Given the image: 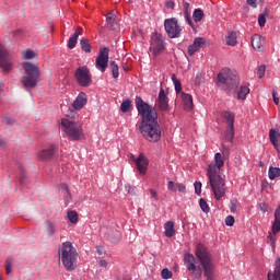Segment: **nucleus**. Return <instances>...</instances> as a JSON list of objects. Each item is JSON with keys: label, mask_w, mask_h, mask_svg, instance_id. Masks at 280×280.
<instances>
[{"label": "nucleus", "mask_w": 280, "mask_h": 280, "mask_svg": "<svg viewBox=\"0 0 280 280\" xmlns=\"http://www.w3.org/2000/svg\"><path fill=\"white\" fill-rule=\"evenodd\" d=\"M195 255L191 253L184 255V264L192 280H202V270L206 280H215V262H213V255L209 252L207 245L198 243L195 247ZM196 257L199 259L201 267L196 266Z\"/></svg>", "instance_id": "obj_1"}, {"label": "nucleus", "mask_w": 280, "mask_h": 280, "mask_svg": "<svg viewBox=\"0 0 280 280\" xmlns=\"http://www.w3.org/2000/svg\"><path fill=\"white\" fill-rule=\"evenodd\" d=\"M136 108L141 117L139 130L142 137L151 143L161 141V125L156 107L148 104L141 96H136Z\"/></svg>", "instance_id": "obj_2"}, {"label": "nucleus", "mask_w": 280, "mask_h": 280, "mask_svg": "<svg viewBox=\"0 0 280 280\" xmlns=\"http://www.w3.org/2000/svg\"><path fill=\"white\" fill-rule=\"evenodd\" d=\"M222 167H224V158L221 153H215L214 164H209L207 170L209 185L215 200H222L226 196V179L220 175Z\"/></svg>", "instance_id": "obj_3"}, {"label": "nucleus", "mask_w": 280, "mask_h": 280, "mask_svg": "<svg viewBox=\"0 0 280 280\" xmlns=\"http://www.w3.org/2000/svg\"><path fill=\"white\" fill-rule=\"evenodd\" d=\"M218 82L226 86L230 91L233 89H237V84H240V79L235 75L231 69L224 68L218 73Z\"/></svg>", "instance_id": "obj_4"}, {"label": "nucleus", "mask_w": 280, "mask_h": 280, "mask_svg": "<svg viewBox=\"0 0 280 280\" xmlns=\"http://www.w3.org/2000/svg\"><path fill=\"white\" fill-rule=\"evenodd\" d=\"M74 80L79 86L89 89L93 84V74H91L89 67L82 66L74 71Z\"/></svg>", "instance_id": "obj_5"}, {"label": "nucleus", "mask_w": 280, "mask_h": 280, "mask_svg": "<svg viewBox=\"0 0 280 280\" xmlns=\"http://www.w3.org/2000/svg\"><path fill=\"white\" fill-rule=\"evenodd\" d=\"M164 30L168 38H180V34L183 33V27L178 25L176 18L166 19L164 21Z\"/></svg>", "instance_id": "obj_6"}, {"label": "nucleus", "mask_w": 280, "mask_h": 280, "mask_svg": "<svg viewBox=\"0 0 280 280\" xmlns=\"http://www.w3.org/2000/svg\"><path fill=\"white\" fill-rule=\"evenodd\" d=\"M150 51H153L154 58H156V56H161V54L165 51V42L163 40V36L161 34L155 33L151 37Z\"/></svg>", "instance_id": "obj_7"}, {"label": "nucleus", "mask_w": 280, "mask_h": 280, "mask_svg": "<svg viewBox=\"0 0 280 280\" xmlns=\"http://www.w3.org/2000/svg\"><path fill=\"white\" fill-rule=\"evenodd\" d=\"M0 69L4 73H10L13 69L12 59L10 58V52H8V49L0 44Z\"/></svg>", "instance_id": "obj_8"}, {"label": "nucleus", "mask_w": 280, "mask_h": 280, "mask_svg": "<svg viewBox=\"0 0 280 280\" xmlns=\"http://www.w3.org/2000/svg\"><path fill=\"white\" fill-rule=\"evenodd\" d=\"M110 49L108 47H103L100 49L98 56L96 57L95 67L101 71L102 73L106 72V69H108V52Z\"/></svg>", "instance_id": "obj_9"}, {"label": "nucleus", "mask_w": 280, "mask_h": 280, "mask_svg": "<svg viewBox=\"0 0 280 280\" xmlns=\"http://www.w3.org/2000/svg\"><path fill=\"white\" fill-rule=\"evenodd\" d=\"M61 261L66 270H71V242H66L62 244Z\"/></svg>", "instance_id": "obj_10"}, {"label": "nucleus", "mask_w": 280, "mask_h": 280, "mask_svg": "<svg viewBox=\"0 0 280 280\" xmlns=\"http://www.w3.org/2000/svg\"><path fill=\"white\" fill-rule=\"evenodd\" d=\"M84 139V129L80 122H71V141H82Z\"/></svg>", "instance_id": "obj_11"}, {"label": "nucleus", "mask_w": 280, "mask_h": 280, "mask_svg": "<svg viewBox=\"0 0 280 280\" xmlns=\"http://www.w3.org/2000/svg\"><path fill=\"white\" fill-rule=\"evenodd\" d=\"M135 163L139 174H148V165H150V161L145 158V154L140 153L137 160H135Z\"/></svg>", "instance_id": "obj_12"}, {"label": "nucleus", "mask_w": 280, "mask_h": 280, "mask_svg": "<svg viewBox=\"0 0 280 280\" xmlns=\"http://www.w3.org/2000/svg\"><path fill=\"white\" fill-rule=\"evenodd\" d=\"M207 39L205 37H196L194 43L188 46V56H195L197 51H200L205 47Z\"/></svg>", "instance_id": "obj_13"}, {"label": "nucleus", "mask_w": 280, "mask_h": 280, "mask_svg": "<svg viewBox=\"0 0 280 280\" xmlns=\"http://www.w3.org/2000/svg\"><path fill=\"white\" fill-rule=\"evenodd\" d=\"M158 108L163 110L164 113L168 110L170 108V98H167V94L165 93V90L161 89L158 100H156Z\"/></svg>", "instance_id": "obj_14"}, {"label": "nucleus", "mask_w": 280, "mask_h": 280, "mask_svg": "<svg viewBox=\"0 0 280 280\" xmlns=\"http://www.w3.org/2000/svg\"><path fill=\"white\" fill-rule=\"evenodd\" d=\"M89 102V96L84 92H80L77 98L72 103V107L74 110H82L86 103Z\"/></svg>", "instance_id": "obj_15"}, {"label": "nucleus", "mask_w": 280, "mask_h": 280, "mask_svg": "<svg viewBox=\"0 0 280 280\" xmlns=\"http://www.w3.org/2000/svg\"><path fill=\"white\" fill-rule=\"evenodd\" d=\"M252 47L255 51H262L264 45H266V39L261 37L259 34H254L250 39Z\"/></svg>", "instance_id": "obj_16"}, {"label": "nucleus", "mask_w": 280, "mask_h": 280, "mask_svg": "<svg viewBox=\"0 0 280 280\" xmlns=\"http://www.w3.org/2000/svg\"><path fill=\"white\" fill-rule=\"evenodd\" d=\"M180 97L184 110H194V97L191 96V94L182 92Z\"/></svg>", "instance_id": "obj_17"}, {"label": "nucleus", "mask_w": 280, "mask_h": 280, "mask_svg": "<svg viewBox=\"0 0 280 280\" xmlns=\"http://www.w3.org/2000/svg\"><path fill=\"white\" fill-rule=\"evenodd\" d=\"M24 70L27 74V78H40V72L38 71V67L31 62H24Z\"/></svg>", "instance_id": "obj_18"}, {"label": "nucleus", "mask_w": 280, "mask_h": 280, "mask_svg": "<svg viewBox=\"0 0 280 280\" xmlns=\"http://www.w3.org/2000/svg\"><path fill=\"white\" fill-rule=\"evenodd\" d=\"M269 140L277 152H280V133L275 129L269 130Z\"/></svg>", "instance_id": "obj_19"}, {"label": "nucleus", "mask_w": 280, "mask_h": 280, "mask_svg": "<svg viewBox=\"0 0 280 280\" xmlns=\"http://www.w3.org/2000/svg\"><path fill=\"white\" fill-rule=\"evenodd\" d=\"M106 238L112 244H119V242L121 241V232L117 230H109L106 234Z\"/></svg>", "instance_id": "obj_20"}, {"label": "nucleus", "mask_w": 280, "mask_h": 280, "mask_svg": "<svg viewBox=\"0 0 280 280\" xmlns=\"http://www.w3.org/2000/svg\"><path fill=\"white\" fill-rule=\"evenodd\" d=\"M23 86H25V89H35V86H37L38 84V79L34 78V77H22L21 80Z\"/></svg>", "instance_id": "obj_21"}, {"label": "nucleus", "mask_w": 280, "mask_h": 280, "mask_svg": "<svg viewBox=\"0 0 280 280\" xmlns=\"http://www.w3.org/2000/svg\"><path fill=\"white\" fill-rule=\"evenodd\" d=\"M267 280H280V258L276 259L273 273L269 271Z\"/></svg>", "instance_id": "obj_22"}, {"label": "nucleus", "mask_w": 280, "mask_h": 280, "mask_svg": "<svg viewBox=\"0 0 280 280\" xmlns=\"http://www.w3.org/2000/svg\"><path fill=\"white\" fill-rule=\"evenodd\" d=\"M60 130L67 135L68 139H71V120L67 118L61 119Z\"/></svg>", "instance_id": "obj_23"}, {"label": "nucleus", "mask_w": 280, "mask_h": 280, "mask_svg": "<svg viewBox=\"0 0 280 280\" xmlns=\"http://www.w3.org/2000/svg\"><path fill=\"white\" fill-rule=\"evenodd\" d=\"M280 231V206L275 211V221L272 223V233L277 235Z\"/></svg>", "instance_id": "obj_24"}, {"label": "nucleus", "mask_w": 280, "mask_h": 280, "mask_svg": "<svg viewBox=\"0 0 280 280\" xmlns=\"http://www.w3.org/2000/svg\"><path fill=\"white\" fill-rule=\"evenodd\" d=\"M55 154V148L50 147L49 149L43 150L42 152L38 153V156L40 161H49L51 156Z\"/></svg>", "instance_id": "obj_25"}, {"label": "nucleus", "mask_w": 280, "mask_h": 280, "mask_svg": "<svg viewBox=\"0 0 280 280\" xmlns=\"http://www.w3.org/2000/svg\"><path fill=\"white\" fill-rule=\"evenodd\" d=\"M223 119H225L228 126L232 127L235 126V114L233 112L225 110L222 113Z\"/></svg>", "instance_id": "obj_26"}, {"label": "nucleus", "mask_w": 280, "mask_h": 280, "mask_svg": "<svg viewBox=\"0 0 280 280\" xmlns=\"http://www.w3.org/2000/svg\"><path fill=\"white\" fill-rule=\"evenodd\" d=\"M164 229L166 237H174L176 235V230H174V223L172 221H167Z\"/></svg>", "instance_id": "obj_27"}, {"label": "nucleus", "mask_w": 280, "mask_h": 280, "mask_svg": "<svg viewBox=\"0 0 280 280\" xmlns=\"http://www.w3.org/2000/svg\"><path fill=\"white\" fill-rule=\"evenodd\" d=\"M59 190L65 196V202H66V207H67L69 205V200H70V196H71V192L69 191V185L60 184Z\"/></svg>", "instance_id": "obj_28"}, {"label": "nucleus", "mask_w": 280, "mask_h": 280, "mask_svg": "<svg viewBox=\"0 0 280 280\" xmlns=\"http://www.w3.org/2000/svg\"><path fill=\"white\" fill-rule=\"evenodd\" d=\"M132 108H133V105L130 98L122 101V103L120 104L121 113H131Z\"/></svg>", "instance_id": "obj_29"}, {"label": "nucleus", "mask_w": 280, "mask_h": 280, "mask_svg": "<svg viewBox=\"0 0 280 280\" xmlns=\"http://www.w3.org/2000/svg\"><path fill=\"white\" fill-rule=\"evenodd\" d=\"M225 43L230 47H235V45H237V34L235 32L229 33L225 37Z\"/></svg>", "instance_id": "obj_30"}, {"label": "nucleus", "mask_w": 280, "mask_h": 280, "mask_svg": "<svg viewBox=\"0 0 280 280\" xmlns=\"http://www.w3.org/2000/svg\"><path fill=\"white\" fill-rule=\"evenodd\" d=\"M78 250L72 246L71 247V270H75L78 268Z\"/></svg>", "instance_id": "obj_31"}, {"label": "nucleus", "mask_w": 280, "mask_h": 280, "mask_svg": "<svg viewBox=\"0 0 280 280\" xmlns=\"http://www.w3.org/2000/svg\"><path fill=\"white\" fill-rule=\"evenodd\" d=\"M233 139H235V126H228L225 130V140L230 141V143H233Z\"/></svg>", "instance_id": "obj_32"}, {"label": "nucleus", "mask_w": 280, "mask_h": 280, "mask_svg": "<svg viewBox=\"0 0 280 280\" xmlns=\"http://www.w3.org/2000/svg\"><path fill=\"white\" fill-rule=\"evenodd\" d=\"M109 71L112 72V75L114 80H117L119 78V66L115 61H109Z\"/></svg>", "instance_id": "obj_33"}, {"label": "nucleus", "mask_w": 280, "mask_h": 280, "mask_svg": "<svg viewBox=\"0 0 280 280\" xmlns=\"http://www.w3.org/2000/svg\"><path fill=\"white\" fill-rule=\"evenodd\" d=\"M268 14H270V10H268V8H265L264 12L258 16L259 27H266V16H268Z\"/></svg>", "instance_id": "obj_34"}, {"label": "nucleus", "mask_w": 280, "mask_h": 280, "mask_svg": "<svg viewBox=\"0 0 280 280\" xmlns=\"http://www.w3.org/2000/svg\"><path fill=\"white\" fill-rule=\"evenodd\" d=\"M192 19L195 23H200V21L205 19V11H202L201 9H195L192 13Z\"/></svg>", "instance_id": "obj_35"}, {"label": "nucleus", "mask_w": 280, "mask_h": 280, "mask_svg": "<svg viewBox=\"0 0 280 280\" xmlns=\"http://www.w3.org/2000/svg\"><path fill=\"white\" fill-rule=\"evenodd\" d=\"M172 82L174 83L175 86V92L178 93H183V85L180 84V80H178V78H176V74H172L171 77Z\"/></svg>", "instance_id": "obj_36"}, {"label": "nucleus", "mask_w": 280, "mask_h": 280, "mask_svg": "<svg viewBox=\"0 0 280 280\" xmlns=\"http://www.w3.org/2000/svg\"><path fill=\"white\" fill-rule=\"evenodd\" d=\"M248 93H250V89H248V86H246V85H242L237 93V98L245 100L246 95H248Z\"/></svg>", "instance_id": "obj_37"}, {"label": "nucleus", "mask_w": 280, "mask_h": 280, "mask_svg": "<svg viewBox=\"0 0 280 280\" xmlns=\"http://www.w3.org/2000/svg\"><path fill=\"white\" fill-rule=\"evenodd\" d=\"M106 23L109 30H115V13L113 12L107 13Z\"/></svg>", "instance_id": "obj_38"}, {"label": "nucleus", "mask_w": 280, "mask_h": 280, "mask_svg": "<svg viewBox=\"0 0 280 280\" xmlns=\"http://www.w3.org/2000/svg\"><path fill=\"white\" fill-rule=\"evenodd\" d=\"M80 46L82 51H85V54H91V44L89 43V39L81 38Z\"/></svg>", "instance_id": "obj_39"}, {"label": "nucleus", "mask_w": 280, "mask_h": 280, "mask_svg": "<svg viewBox=\"0 0 280 280\" xmlns=\"http://www.w3.org/2000/svg\"><path fill=\"white\" fill-rule=\"evenodd\" d=\"M268 174H269L270 180H275V178H279L280 176V168L271 166L269 167Z\"/></svg>", "instance_id": "obj_40"}, {"label": "nucleus", "mask_w": 280, "mask_h": 280, "mask_svg": "<svg viewBox=\"0 0 280 280\" xmlns=\"http://www.w3.org/2000/svg\"><path fill=\"white\" fill-rule=\"evenodd\" d=\"M45 229L50 237H51V235H54V233H56V225H54V223H51V221L45 222Z\"/></svg>", "instance_id": "obj_41"}, {"label": "nucleus", "mask_w": 280, "mask_h": 280, "mask_svg": "<svg viewBox=\"0 0 280 280\" xmlns=\"http://www.w3.org/2000/svg\"><path fill=\"white\" fill-rule=\"evenodd\" d=\"M14 264V258L12 256H9L5 259V270H7V275H11L12 273V266Z\"/></svg>", "instance_id": "obj_42"}, {"label": "nucleus", "mask_w": 280, "mask_h": 280, "mask_svg": "<svg viewBox=\"0 0 280 280\" xmlns=\"http://www.w3.org/2000/svg\"><path fill=\"white\" fill-rule=\"evenodd\" d=\"M199 207H200L201 211H203V213H209L210 208H209V203H207V200L201 198L199 200Z\"/></svg>", "instance_id": "obj_43"}, {"label": "nucleus", "mask_w": 280, "mask_h": 280, "mask_svg": "<svg viewBox=\"0 0 280 280\" xmlns=\"http://www.w3.org/2000/svg\"><path fill=\"white\" fill-rule=\"evenodd\" d=\"M237 209H240V202L237 200H231L230 202L231 213H237Z\"/></svg>", "instance_id": "obj_44"}, {"label": "nucleus", "mask_w": 280, "mask_h": 280, "mask_svg": "<svg viewBox=\"0 0 280 280\" xmlns=\"http://www.w3.org/2000/svg\"><path fill=\"white\" fill-rule=\"evenodd\" d=\"M125 189H126L127 194H130V196H137V192H138L137 187H135L130 184H127V185H125Z\"/></svg>", "instance_id": "obj_45"}, {"label": "nucleus", "mask_w": 280, "mask_h": 280, "mask_svg": "<svg viewBox=\"0 0 280 280\" xmlns=\"http://www.w3.org/2000/svg\"><path fill=\"white\" fill-rule=\"evenodd\" d=\"M2 124H3L4 126H14V124H16V120H15L14 118H12V117L4 116V117L2 118Z\"/></svg>", "instance_id": "obj_46"}, {"label": "nucleus", "mask_w": 280, "mask_h": 280, "mask_svg": "<svg viewBox=\"0 0 280 280\" xmlns=\"http://www.w3.org/2000/svg\"><path fill=\"white\" fill-rule=\"evenodd\" d=\"M266 75V65H260L257 70V77L261 80Z\"/></svg>", "instance_id": "obj_47"}, {"label": "nucleus", "mask_w": 280, "mask_h": 280, "mask_svg": "<svg viewBox=\"0 0 280 280\" xmlns=\"http://www.w3.org/2000/svg\"><path fill=\"white\" fill-rule=\"evenodd\" d=\"M205 82V77H202V73L198 72L195 78V84L196 86H200Z\"/></svg>", "instance_id": "obj_48"}, {"label": "nucleus", "mask_w": 280, "mask_h": 280, "mask_svg": "<svg viewBox=\"0 0 280 280\" xmlns=\"http://www.w3.org/2000/svg\"><path fill=\"white\" fill-rule=\"evenodd\" d=\"M162 279H172V271L170 269L164 268L161 272Z\"/></svg>", "instance_id": "obj_49"}, {"label": "nucleus", "mask_w": 280, "mask_h": 280, "mask_svg": "<svg viewBox=\"0 0 280 280\" xmlns=\"http://www.w3.org/2000/svg\"><path fill=\"white\" fill-rule=\"evenodd\" d=\"M195 194H197V196H200V194H202V183L200 182H195Z\"/></svg>", "instance_id": "obj_50"}, {"label": "nucleus", "mask_w": 280, "mask_h": 280, "mask_svg": "<svg viewBox=\"0 0 280 280\" xmlns=\"http://www.w3.org/2000/svg\"><path fill=\"white\" fill-rule=\"evenodd\" d=\"M78 220H80V217L77 211H71V224H78Z\"/></svg>", "instance_id": "obj_51"}, {"label": "nucleus", "mask_w": 280, "mask_h": 280, "mask_svg": "<svg viewBox=\"0 0 280 280\" xmlns=\"http://www.w3.org/2000/svg\"><path fill=\"white\" fill-rule=\"evenodd\" d=\"M184 16L188 23V25H190V27H192V30H196V27L194 26V21H191V14L189 12L184 13Z\"/></svg>", "instance_id": "obj_52"}, {"label": "nucleus", "mask_w": 280, "mask_h": 280, "mask_svg": "<svg viewBox=\"0 0 280 280\" xmlns=\"http://www.w3.org/2000/svg\"><path fill=\"white\" fill-rule=\"evenodd\" d=\"M175 187H177V190L180 194H187V187L185 186V184L177 183L175 184Z\"/></svg>", "instance_id": "obj_53"}, {"label": "nucleus", "mask_w": 280, "mask_h": 280, "mask_svg": "<svg viewBox=\"0 0 280 280\" xmlns=\"http://www.w3.org/2000/svg\"><path fill=\"white\" fill-rule=\"evenodd\" d=\"M225 224L226 226H233V224H235V218L233 215H228L225 218Z\"/></svg>", "instance_id": "obj_54"}, {"label": "nucleus", "mask_w": 280, "mask_h": 280, "mask_svg": "<svg viewBox=\"0 0 280 280\" xmlns=\"http://www.w3.org/2000/svg\"><path fill=\"white\" fill-rule=\"evenodd\" d=\"M34 56H35L34 50H26V51L24 52V58H25L26 60H32V58H34Z\"/></svg>", "instance_id": "obj_55"}, {"label": "nucleus", "mask_w": 280, "mask_h": 280, "mask_svg": "<svg viewBox=\"0 0 280 280\" xmlns=\"http://www.w3.org/2000/svg\"><path fill=\"white\" fill-rule=\"evenodd\" d=\"M259 209H260V211H262V213H266V212H268V209H270V206H268V203H266V202H261V203H259Z\"/></svg>", "instance_id": "obj_56"}, {"label": "nucleus", "mask_w": 280, "mask_h": 280, "mask_svg": "<svg viewBox=\"0 0 280 280\" xmlns=\"http://www.w3.org/2000/svg\"><path fill=\"white\" fill-rule=\"evenodd\" d=\"M82 34V27L78 26L73 33V35L71 36V38H80V35Z\"/></svg>", "instance_id": "obj_57"}, {"label": "nucleus", "mask_w": 280, "mask_h": 280, "mask_svg": "<svg viewBox=\"0 0 280 280\" xmlns=\"http://www.w3.org/2000/svg\"><path fill=\"white\" fill-rule=\"evenodd\" d=\"M175 5L174 0H167L165 2V8H167V10H174Z\"/></svg>", "instance_id": "obj_58"}, {"label": "nucleus", "mask_w": 280, "mask_h": 280, "mask_svg": "<svg viewBox=\"0 0 280 280\" xmlns=\"http://www.w3.org/2000/svg\"><path fill=\"white\" fill-rule=\"evenodd\" d=\"M272 98L276 104V106H279V93L277 91H272Z\"/></svg>", "instance_id": "obj_59"}, {"label": "nucleus", "mask_w": 280, "mask_h": 280, "mask_svg": "<svg viewBox=\"0 0 280 280\" xmlns=\"http://www.w3.org/2000/svg\"><path fill=\"white\" fill-rule=\"evenodd\" d=\"M167 189L168 191H176V184H174V182H168L167 183Z\"/></svg>", "instance_id": "obj_60"}, {"label": "nucleus", "mask_w": 280, "mask_h": 280, "mask_svg": "<svg viewBox=\"0 0 280 280\" xmlns=\"http://www.w3.org/2000/svg\"><path fill=\"white\" fill-rule=\"evenodd\" d=\"M151 198H154L155 202H159V194H156V190L150 189Z\"/></svg>", "instance_id": "obj_61"}, {"label": "nucleus", "mask_w": 280, "mask_h": 280, "mask_svg": "<svg viewBox=\"0 0 280 280\" xmlns=\"http://www.w3.org/2000/svg\"><path fill=\"white\" fill-rule=\"evenodd\" d=\"M183 10H184V14L189 12V2H183Z\"/></svg>", "instance_id": "obj_62"}, {"label": "nucleus", "mask_w": 280, "mask_h": 280, "mask_svg": "<svg viewBox=\"0 0 280 280\" xmlns=\"http://www.w3.org/2000/svg\"><path fill=\"white\" fill-rule=\"evenodd\" d=\"M97 255H106V249L104 247H96Z\"/></svg>", "instance_id": "obj_63"}, {"label": "nucleus", "mask_w": 280, "mask_h": 280, "mask_svg": "<svg viewBox=\"0 0 280 280\" xmlns=\"http://www.w3.org/2000/svg\"><path fill=\"white\" fill-rule=\"evenodd\" d=\"M98 265L101 266V268H107L108 267V261H106L105 259H102L98 261Z\"/></svg>", "instance_id": "obj_64"}]
</instances>
